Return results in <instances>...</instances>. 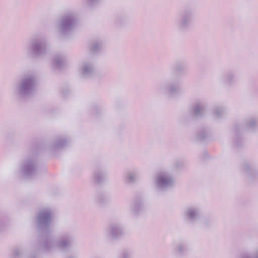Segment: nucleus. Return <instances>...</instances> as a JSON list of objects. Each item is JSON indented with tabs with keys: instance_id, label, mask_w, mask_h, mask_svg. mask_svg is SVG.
<instances>
[{
	"instance_id": "obj_1",
	"label": "nucleus",
	"mask_w": 258,
	"mask_h": 258,
	"mask_svg": "<svg viewBox=\"0 0 258 258\" xmlns=\"http://www.w3.org/2000/svg\"><path fill=\"white\" fill-rule=\"evenodd\" d=\"M37 83V78L34 74H25L15 85L13 93L20 98L30 96L35 92Z\"/></svg>"
},
{
	"instance_id": "obj_2",
	"label": "nucleus",
	"mask_w": 258,
	"mask_h": 258,
	"mask_svg": "<svg viewBox=\"0 0 258 258\" xmlns=\"http://www.w3.org/2000/svg\"><path fill=\"white\" fill-rule=\"evenodd\" d=\"M79 23L78 14L75 11H68L59 17L57 28L59 33L62 35H66L73 31L77 27Z\"/></svg>"
},
{
	"instance_id": "obj_3",
	"label": "nucleus",
	"mask_w": 258,
	"mask_h": 258,
	"mask_svg": "<svg viewBox=\"0 0 258 258\" xmlns=\"http://www.w3.org/2000/svg\"><path fill=\"white\" fill-rule=\"evenodd\" d=\"M48 51L46 37L41 34L32 37L29 41L27 52L33 57L45 56Z\"/></svg>"
},
{
	"instance_id": "obj_4",
	"label": "nucleus",
	"mask_w": 258,
	"mask_h": 258,
	"mask_svg": "<svg viewBox=\"0 0 258 258\" xmlns=\"http://www.w3.org/2000/svg\"><path fill=\"white\" fill-rule=\"evenodd\" d=\"M75 241L74 235L71 233H67L62 235L56 241H53L51 238L45 239L43 247L45 250H51L58 248L62 250H69Z\"/></svg>"
},
{
	"instance_id": "obj_5",
	"label": "nucleus",
	"mask_w": 258,
	"mask_h": 258,
	"mask_svg": "<svg viewBox=\"0 0 258 258\" xmlns=\"http://www.w3.org/2000/svg\"><path fill=\"white\" fill-rule=\"evenodd\" d=\"M52 218V211L49 207L41 209L36 217L37 226L44 234H47L50 230V226Z\"/></svg>"
},
{
	"instance_id": "obj_6",
	"label": "nucleus",
	"mask_w": 258,
	"mask_h": 258,
	"mask_svg": "<svg viewBox=\"0 0 258 258\" xmlns=\"http://www.w3.org/2000/svg\"><path fill=\"white\" fill-rule=\"evenodd\" d=\"M38 171L35 157L28 156L25 158L20 165V174L25 177L31 178L35 176Z\"/></svg>"
},
{
	"instance_id": "obj_7",
	"label": "nucleus",
	"mask_w": 258,
	"mask_h": 258,
	"mask_svg": "<svg viewBox=\"0 0 258 258\" xmlns=\"http://www.w3.org/2000/svg\"><path fill=\"white\" fill-rule=\"evenodd\" d=\"M175 183L174 178L167 171H161L155 175L154 183L159 190H163L171 188Z\"/></svg>"
},
{
	"instance_id": "obj_8",
	"label": "nucleus",
	"mask_w": 258,
	"mask_h": 258,
	"mask_svg": "<svg viewBox=\"0 0 258 258\" xmlns=\"http://www.w3.org/2000/svg\"><path fill=\"white\" fill-rule=\"evenodd\" d=\"M194 12L191 9H186L182 11L176 20L175 24L180 31L187 30L192 23Z\"/></svg>"
},
{
	"instance_id": "obj_9",
	"label": "nucleus",
	"mask_w": 258,
	"mask_h": 258,
	"mask_svg": "<svg viewBox=\"0 0 258 258\" xmlns=\"http://www.w3.org/2000/svg\"><path fill=\"white\" fill-rule=\"evenodd\" d=\"M105 236L112 239H118L123 234L122 226L119 223H111L106 228Z\"/></svg>"
},
{
	"instance_id": "obj_10",
	"label": "nucleus",
	"mask_w": 258,
	"mask_h": 258,
	"mask_svg": "<svg viewBox=\"0 0 258 258\" xmlns=\"http://www.w3.org/2000/svg\"><path fill=\"white\" fill-rule=\"evenodd\" d=\"M95 71L94 62L91 60L83 61L79 67L80 75L83 78L92 76Z\"/></svg>"
},
{
	"instance_id": "obj_11",
	"label": "nucleus",
	"mask_w": 258,
	"mask_h": 258,
	"mask_svg": "<svg viewBox=\"0 0 258 258\" xmlns=\"http://www.w3.org/2000/svg\"><path fill=\"white\" fill-rule=\"evenodd\" d=\"M201 211L198 207H187L184 211L183 216L187 220L194 222L197 221L200 217Z\"/></svg>"
},
{
	"instance_id": "obj_12",
	"label": "nucleus",
	"mask_w": 258,
	"mask_h": 258,
	"mask_svg": "<svg viewBox=\"0 0 258 258\" xmlns=\"http://www.w3.org/2000/svg\"><path fill=\"white\" fill-rule=\"evenodd\" d=\"M207 104L203 101H197L191 108V111L195 116H202L207 109Z\"/></svg>"
},
{
	"instance_id": "obj_13",
	"label": "nucleus",
	"mask_w": 258,
	"mask_h": 258,
	"mask_svg": "<svg viewBox=\"0 0 258 258\" xmlns=\"http://www.w3.org/2000/svg\"><path fill=\"white\" fill-rule=\"evenodd\" d=\"M140 172L139 169H136L133 170L128 171L125 173L124 179L127 183H134L140 178Z\"/></svg>"
},
{
	"instance_id": "obj_14",
	"label": "nucleus",
	"mask_w": 258,
	"mask_h": 258,
	"mask_svg": "<svg viewBox=\"0 0 258 258\" xmlns=\"http://www.w3.org/2000/svg\"><path fill=\"white\" fill-rule=\"evenodd\" d=\"M159 90L161 92H166L168 94L173 96L180 93V87L177 83H172L166 87L161 86L159 87Z\"/></svg>"
},
{
	"instance_id": "obj_15",
	"label": "nucleus",
	"mask_w": 258,
	"mask_h": 258,
	"mask_svg": "<svg viewBox=\"0 0 258 258\" xmlns=\"http://www.w3.org/2000/svg\"><path fill=\"white\" fill-rule=\"evenodd\" d=\"M67 60V56L63 54H56L53 58L52 67L55 69L62 68L66 64Z\"/></svg>"
},
{
	"instance_id": "obj_16",
	"label": "nucleus",
	"mask_w": 258,
	"mask_h": 258,
	"mask_svg": "<svg viewBox=\"0 0 258 258\" xmlns=\"http://www.w3.org/2000/svg\"><path fill=\"white\" fill-rule=\"evenodd\" d=\"M69 143V140L64 137H57L50 145L51 150L59 149L66 147Z\"/></svg>"
},
{
	"instance_id": "obj_17",
	"label": "nucleus",
	"mask_w": 258,
	"mask_h": 258,
	"mask_svg": "<svg viewBox=\"0 0 258 258\" xmlns=\"http://www.w3.org/2000/svg\"><path fill=\"white\" fill-rule=\"evenodd\" d=\"M258 126V119L253 117H249L246 118L243 123V130H254Z\"/></svg>"
},
{
	"instance_id": "obj_18",
	"label": "nucleus",
	"mask_w": 258,
	"mask_h": 258,
	"mask_svg": "<svg viewBox=\"0 0 258 258\" xmlns=\"http://www.w3.org/2000/svg\"><path fill=\"white\" fill-rule=\"evenodd\" d=\"M107 177L106 172L103 170H96L92 175V179L94 182L100 183L104 181Z\"/></svg>"
},
{
	"instance_id": "obj_19",
	"label": "nucleus",
	"mask_w": 258,
	"mask_h": 258,
	"mask_svg": "<svg viewBox=\"0 0 258 258\" xmlns=\"http://www.w3.org/2000/svg\"><path fill=\"white\" fill-rule=\"evenodd\" d=\"M145 209V205L142 201H135L130 207L131 212L137 215Z\"/></svg>"
},
{
	"instance_id": "obj_20",
	"label": "nucleus",
	"mask_w": 258,
	"mask_h": 258,
	"mask_svg": "<svg viewBox=\"0 0 258 258\" xmlns=\"http://www.w3.org/2000/svg\"><path fill=\"white\" fill-rule=\"evenodd\" d=\"M102 48L103 44L101 41H95L90 44L89 50L91 53L95 54L99 52Z\"/></svg>"
},
{
	"instance_id": "obj_21",
	"label": "nucleus",
	"mask_w": 258,
	"mask_h": 258,
	"mask_svg": "<svg viewBox=\"0 0 258 258\" xmlns=\"http://www.w3.org/2000/svg\"><path fill=\"white\" fill-rule=\"evenodd\" d=\"M186 250L185 245L183 242L178 243L175 248V252L179 255L184 253Z\"/></svg>"
},
{
	"instance_id": "obj_22",
	"label": "nucleus",
	"mask_w": 258,
	"mask_h": 258,
	"mask_svg": "<svg viewBox=\"0 0 258 258\" xmlns=\"http://www.w3.org/2000/svg\"><path fill=\"white\" fill-rule=\"evenodd\" d=\"M224 83L228 85L233 84L235 82V78L233 73H228L224 77Z\"/></svg>"
},
{
	"instance_id": "obj_23",
	"label": "nucleus",
	"mask_w": 258,
	"mask_h": 258,
	"mask_svg": "<svg viewBox=\"0 0 258 258\" xmlns=\"http://www.w3.org/2000/svg\"><path fill=\"white\" fill-rule=\"evenodd\" d=\"M225 112L223 108L216 107L213 110V115L215 118H219L224 115Z\"/></svg>"
},
{
	"instance_id": "obj_24",
	"label": "nucleus",
	"mask_w": 258,
	"mask_h": 258,
	"mask_svg": "<svg viewBox=\"0 0 258 258\" xmlns=\"http://www.w3.org/2000/svg\"><path fill=\"white\" fill-rule=\"evenodd\" d=\"M101 0H83L84 4L87 7L91 8L99 4Z\"/></svg>"
},
{
	"instance_id": "obj_25",
	"label": "nucleus",
	"mask_w": 258,
	"mask_h": 258,
	"mask_svg": "<svg viewBox=\"0 0 258 258\" xmlns=\"http://www.w3.org/2000/svg\"><path fill=\"white\" fill-rule=\"evenodd\" d=\"M133 253L131 250L124 249L121 252L119 258H132Z\"/></svg>"
},
{
	"instance_id": "obj_26",
	"label": "nucleus",
	"mask_w": 258,
	"mask_h": 258,
	"mask_svg": "<svg viewBox=\"0 0 258 258\" xmlns=\"http://www.w3.org/2000/svg\"><path fill=\"white\" fill-rule=\"evenodd\" d=\"M22 250L19 248H14L11 254L12 258H20L21 257Z\"/></svg>"
},
{
	"instance_id": "obj_27",
	"label": "nucleus",
	"mask_w": 258,
	"mask_h": 258,
	"mask_svg": "<svg viewBox=\"0 0 258 258\" xmlns=\"http://www.w3.org/2000/svg\"><path fill=\"white\" fill-rule=\"evenodd\" d=\"M97 201L100 204H103L108 200L107 196L105 194H98L96 197Z\"/></svg>"
},
{
	"instance_id": "obj_28",
	"label": "nucleus",
	"mask_w": 258,
	"mask_h": 258,
	"mask_svg": "<svg viewBox=\"0 0 258 258\" xmlns=\"http://www.w3.org/2000/svg\"><path fill=\"white\" fill-rule=\"evenodd\" d=\"M240 258H258V247L253 252L244 254Z\"/></svg>"
},
{
	"instance_id": "obj_29",
	"label": "nucleus",
	"mask_w": 258,
	"mask_h": 258,
	"mask_svg": "<svg viewBox=\"0 0 258 258\" xmlns=\"http://www.w3.org/2000/svg\"><path fill=\"white\" fill-rule=\"evenodd\" d=\"M206 133L205 131L197 135V139L199 140H203L205 139V137L206 136Z\"/></svg>"
},
{
	"instance_id": "obj_30",
	"label": "nucleus",
	"mask_w": 258,
	"mask_h": 258,
	"mask_svg": "<svg viewBox=\"0 0 258 258\" xmlns=\"http://www.w3.org/2000/svg\"><path fill=\"white\" fill-rule=\"evenodd\" d=\"M242 170L244 172L248 173L250 171V167L249 164L247 163H245L243 166Z\"/></svg>"
},
{
	"instance_id": "obj_31",
	"label": "nucleus",
	"mask_w": 258,
	"mask_h": 258,
	"mask_svg": "<svg viewBox=\"0 0 258 258\" xmlns=\"http://www.w3.org/2000/svg\"><path fill=\"white\" fill-rule=\"evenodd\" d=\"M66 258H76V256L75 255H69Z\"/></svg>"
},
{
	"instance_id": "obj_32",
	"label": "nucleus",
	"mask_w": 258,
	"mask_h": 258,
	"mask_svg": "<svg viewBox=\"0 0 258 258\" xmlns=\"http://www.w3.org/2000/svg\"><path fill=\"white\" fill-rule=\"evenodd\" d=\"M176 71H177L178 70V67H176Z\"/></svg>"
},
{
	"instance_id": "obj_33",
	"label": "nucleus",
	"mask_w": 258,
	"mask_h": 258,
	"mask_svg": "<svg viewBox=\"0 0 258 258\" xmlns=\"http://www.w3.org/2000/svg\"><path fill=\"white\" fill-rule=\"evenodd\" d=\"M32 258H36V257H32Z\"/></svg>"
}]
</instances>
